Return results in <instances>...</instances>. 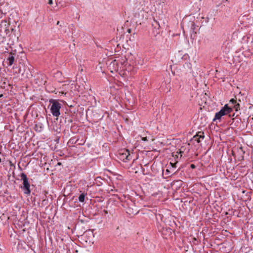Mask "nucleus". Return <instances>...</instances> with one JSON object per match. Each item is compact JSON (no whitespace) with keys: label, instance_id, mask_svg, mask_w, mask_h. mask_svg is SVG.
Wrapping results in <instances>:
<instances>
[{"label":"nucleus","instance_id":"1","mask_svg":"<svg viewBox=\"0 0 253 253\" xmlns=\"http://www.w3.org/2000/svg\"><path fill=\"white\" fill-rule=\"evenodd\" d=\"M51 104L50 110L53 116L58 117L60 115V110L61 107V104L57 100L50 99L49 100Z\"/></svg>","mask_w":253,"mask_h":253},{"label":"nucleus","instance_id":"2","mask_svg":"<svg viewBox=\"0 0 253 253\" xmlns=\"http://www.w3.org/2000/svg\"><path fill=\"white\" fill-rule=\"evenodd\" d=\"M232 110V109L228 107L227 104L225 105L219 112L215 114L213 121H215L216 120H220L222 116L231 113Z\"/></svg>","mask_w":253,"mask_h":253},{"label":"nucleus","instance_id":"3","mask_svg":"<svg viewBox=\"0 0 253 253\" xmlns=\"http://www.w3.org/2000/svg\"><path fill=\"white\" fill-rule=\"evenodd\" d=\"M119 157L120 159L124 162H127L130 161L132 158L129 151L126 149L121 151L119 153Z\"/></svg>","mask_w":253,"mask_h":253},{"label":"nucleus","instance_id":"4","mask_svg":"<svg viewBox=\"0 0 253 253\" xmlns=\"http://www.w3.org/2000/svg\"><path fill=\"white\" fill-rule=\"evenodd\" d=\"M21 178L23 180V186L22 187V188L24 190V193L26 194H30L31 191L30 190V184L29 183L28 178L26 176V175L22 173L21 174Z\"/></svg>","mask_w":253,"mask_h":253},{"label":"nucleus","instance_id":"5","mask_svg":"<svg viewBox=\"0 0 253 253\" xmlns=\"http://www.w3.org/2000/svg\"><path fill=\"white\" fill-rule=\"evenodd\" d=\"M204 135H199V134H197V135H195L193 137L194 140L195 141H197L198 143H199L201 141L200 139L201 138L204 139Z\"/></svg>","mask_w":253,"mask_h":253},{"label":"nucleus","instance_id":"6","mask_svg":"<svg viewBox=\"0 0 253 253\" xmlns=\"http://www.w3.org/2000/svg\"><path fill=\"white\" fill-rule=\"evenodd\" d=\"M14 60V57L12 55H10V56L7 58V61H8L9 66H11L13 64Z\"/></svg>","mask_w":253,"mask_h":253},{"label":"nucleus","instance_id":"7","mask_svg":"<svg viewBox=\"0 0 253 253\" xmlns=\"http://www.w3.org/2000/svg\"><path fill=\"white\" fill-rule=\"evenodd\" d=\"M84 194H82L80 195L79 197V200L80 202H83L84 201Z\"/></svg>","mask_w":253,"mask_h":253},{"label":"nucleus","instance_id":"8","mask_svg":"<svg viewBox=\"0 0 253 253\" xmlns=\"http://www.w3.org/2000/svg\"><path fill=\"white\" fill-rule=\"evenodd\" d=\"M234 108L236 111H238L240 109V104L239 103L235 104L234 106Z\"/></svg>","mask_w":253,"mask_h":253},{"label":"nucleus","instance_id":"9","mask_svg":"<svg viewBox=\"0 0 253 253\" xmlns=\"http://www.w3.org/2000/svg\"><path fill=\"white\" fill-rule=\"evenodd\" d=\"M184 153V147H181V148L179 149V152H177V153H178V154H180V158L182 156V154Z\"/></svg>","mask_w":253,"mask_h":253},{"label":"nucleus","instance_id":"10","mask_svg":"<svg viewBox=\"0 0 253 253\" xmlns=\"http://www.w3.org/2000/svg\"><path fill=\"white\" fill-rule=\"evenodd\" d=\"M230 102L232 103V104H236V100H235L234 99H231L230 100Z\"/></svg>","mask_w":253,"mask_h":253},{"label":"nucleus","instance_id":"11","mask_svg":"<svg viewBox=\"0 0 253 253\" xmlns=\"http://www.w3.org/2000/svg\"><path fill=\"white\" fill-rule=\"evenodd\" d=\"M153 25H155V26H156L157 25L158 26V27H159V23L156 21V20H154V23L153 24Z\"/></svg>","mask_w":253,"mask_h":253},{"label":"nucleus","instance_id":"12","mask_svg":"<svg viewBox=\"0 0 253 253\" xmlns=\"http://www.w3.org/2000/svg\"><path fill=\"white\" fill-rule=\"evenodd\" d=\"M177 163V162H176L174 164H172V163H170V165L172 166V167L173 168H175L176 167V165Z\"/></svg>","mask_w":253,"mask_h":253},{"label":"nucleus","instance_id":"13","mask_svg":"<svg viewBox=\"0 0 253 253\" xmlns=\"http://www.w3.org/2000/svg\"><path fill=\"white\" fill-rule=\"evenodd\" d=\"M47 3L49 4H52L53 3V1L52 0H48V2Z\"/></svg>","mask_w":253,"mask_h":253},{"label":"nucleus","instance_id":"14","mask_svg":"<svg viewBox=\"0 0 253 253\" xmlns=\"http://www.w3.org/2000/svg\"><path fill=\"white\" fill-rule=\"evenodd\" d=\"M141 139H142V140L144 141H147V139L146 137H142Z\"/></svg>","mask_w":253,"mask_h":253},{"label":"nucleus","instance_id":"15","mask_svg":"<svg viewBox=\"0 0 253 253\" xmlns=\"http://www.w3.org/2000/svg\"><path fill=\"white\" fill-rule=\"evenodd\" d=\"M195 166L193 164L191 165V168L192 169L195 168Z\"/></svg>","mask_w":253,"mask_h":253},{"label":"nucleus","instance_id":"16","mask_svg":"<svg viewBox=\"0 0 253 253\" xmlns=\"http://www.w3.org/2000/svg\"><path fill=\"white\" fill-rule=\"evenodd\" d=\"M115 62H116V61H115V60H114L113 62H112L111 63V64H113V65H114V64H115Z\"/></svg>","mask_w":253,"mask_h":253},{"label":"nucleus","instance_id":"17","mask_svg":"<svg viewBox=\"0 0 253 253\" xmlns=\"http://www.w3.org/2000/svg\"><path fill=\"white\" fill-rule=\"evenodd\" d=\"M128 33H130V29H128Z\"/></svg>","mask_w":253,"mask_h":253},{"label":"nucleus","instance_id":"18","mask_svg":"<svg viewBox=\"0 0 253 253\" xmlns=\"http://www.w3.org/2000/svg\"><path fill=\"white\" fill-rule=\"evenodd\" d=\"M175 157H176V158H178V156H177V155H175Z\"/></svg>","mask_w":253,"mask_h":253},{"label":"nucleus","instance_id":"19","mask_svg":"<svg viewBox=\"0 0 253 253\" xmlns=\"http://www.w3.org/2000/svg\"><path fill=\"white\" fill-rule=\"evenodd\" d=\"M2 96H3V95H2V94H0V97H2Z\"/></svg>","mask_w":253,"mask_h":253}]
</instances>
